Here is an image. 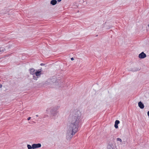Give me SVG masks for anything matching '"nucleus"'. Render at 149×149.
<instances>
[{
  "instance_id": "nucleus-1",
  "label": "nucleus",
  "mask_w": 149,
  "mask_h": 149,
  "mask_svg": "<svg viewBox=\"0 0 149 149\" xmlns=\"http://www.w3.org/2000/svg\"><path fill=\"white\" fill-rule=\"evenodd\" d=\"M80 126L78 125L71 123L68 126L66 134L67 139H71L73 136L78 131V128Z\"/></svg>"
},
{
  "instance_id": "nucleus-2",
  "label": "nucleus",
  "mask_w": 149,
  "mask_h": 149,
  "mask_svg": "<svg viewBox=\"0 0 149 149\" xmlns=\"http://www.w3.org/2000/svg\"><path fill=\"white\" fill-rule=\"evenodd\" d=\"M80 126L78 125L71 123L68 126L66 134L67 139H71L73 136L78 131V128Z\"/></svg>"
},
{
  "instance_id": "nucleus-3",
  "label": "nucleus",
  "mask_w": 149,
  "mask_h": 149,
  "mask_svg": "<svg viewBox=\"0 0 149 149\" xmlns=\"http://www.w3.org/2000/svg\"><path fill=\"white\" fill-rule=\"evenodd\" d=\"M79 113V111H77L72 116L71 123L80 126L81 123V118Z\"/></svg>"
},
{
  "instance_id": "nucleus-4",
  "label": "nucleus",
  "mask_w": 149,
  "mask_h": 149,
  "mask_svg": "<svg viewBox=\"0 0 149 149\" xmlns=\"http://www.w3.org/2000/svg\"><path fill=\"white\" fill-rule=\"evenodd\" d=\"M59 108V106H56L52 108L50 110L51 115L55 117L58 113L57 110Z\"/></svg>"
},
{
  "instance_id": "nucleus-5",
  "label": "nucleus",
  "mask_w": 149,
  "mask_h": 149,
  "mask_svg": "<svg viewBox=\"0 0 149 149\" xmlns=\"http://www.w3.org/2000/svg\"><path fill=\"white\" fill-rule=\"evenodd\" d=\"M33 146V149H36L40 148L41 146L40 143H38L37 144L34 143L32 145Z\"/></svg>"
},
{
  "instance_id": "nucleus-6",
  "label": "nucleus",
  "mask_w": 149,
  "mask_h": 149,
  "mask_svg": "<svg viewBox=\"0 0 149 149\" xmlns=\"http://www.w3.org/2000/svg\"><path fill=\"white\" fill-rule=\"evenodd\" d=\"M146 56V54L142 52L139 55V58L142 59L144 58Z\"/></svg>"
},
{
  "instance_id": "nucleus-7",
  "label": "nucleus",
  "mask_w": 149,
  "mask_h": 149,
  "mask_svg": "<svg viewBox=\"0 0 149 149\" xmlns=\"http://www.w3.org/2000/svg\"><path fill=\"white\" fill-rule=\"evenodd\" d=\"M41 70V69L38 70V71H36L35 72V74L37 77H40V76L41 73V71L40 70Z\"/></svg>"
},
{
  "instance_id": "nucleus-8",
  "label": "nucleus",
  "mask_w": 149,
  "mask_h": 149,
  "mask_svg": "<svg viewBox=\"0 0 149 149\" xmlns=\"http://www.w3.org/2000/svg\"><path fill=\"white\" fill-rule=\"evenodd\" d=\"M30 74L34 75L35 73V70L33 68H31L30 70Z\"/></svg>"
},
{
  "instance_id": "nucleus-9",
  "label": "nucleus",
  "mask_w": 149,
  "mask_h": 149,
  "mask_svg": "<svg viewBox=\"0 0 149 149\" xmlns=\"http://www.w3.org/2000/svg\"><path fill=\"white\" fill-rule=\"evenodd\" d=\"M138 105L139 107L141 109L144 108V106L142 102L140 101L138 103Z\"/></svg>"
},
{
  "instance_id": "nucleus-10",
  "label": "nucleus",
  "mask_w": 149,
  "mask_h": 149,
  "mask_svg": "<svg viewBox=\"0 0 149 149\" xmlns=\"http://www.w3.org/2000/svg\"><path fill=\"white\" fill-rule=\"evenodd\" d=\"M56 0H52L50 2V3L53 5H54L57 3Z\"/></svg>"
},
{
  "instance_id": "nucleus-11",
  "label": "nucleus",
  "mask_w": 149,
  "mask_h": 149,
  "mask_svg": "<svg viewBox=\"0 0 149 149\" xmlns=\"http://www.w3.org/2000/svg\"><path fill=\"white\" fill-rule=\"evenodd\" d=\"M113 145L111 144L108 145L107 146V149H115L114 148H113Z\"/></svg>"
},
{
  "instance_id": "nucleus-12",
  "label": "nucleus",
  "mask_w": 149,
  "mask_h": 149,
  "mask_svg": "<svg viewBox=\"0 0 149 149\" xmlns=\"http://www.w3.org/2000/svg\"><path fill=\"white\" fill-rule=\"evenodd\" d=\"M39 78V77H38L36 75H33V79L34 80H37Z\"/></svg>"
},
{
  "instance_id": "nucleus-13",
  "label": "nucleus",
  "mask_w": 149,
  "mask_h": 149,
  "mask_svg": "<svg viewBox=\"0 0 149 149\" xmlns=\"http://www.w3.org/2000/svg\"><path fill=\"white\" fill-rule=\"evenodd\" d=\"M27 147L28 149H32V148H33V146L32 145V146H31L30 145L28 144Z\"/></svg>"
},
{
  "instance_id": "nucleus-14",
  "label": "nucleus",
  "mask_w": 149,
  "mask_h": 149,
  "mask_svg": "<svg viewBox=\"0 0 149 149\" xmlns=\"http://www.w3.org/2000/svg\"><path fill=\"white\" fill-rule=\"evenodd\" d=\"M5 49L2 47L0 48V53H2L4 51Z\"/></svg>"
},
{
  "instance_id": "nucleus-15",
  "label": "nucleus",
  "mask_w": 149,
  "mask_h": 149,
  "mask_svg": "<svg viewBox=\"0 0 149 149\" xmlns=\"http://www.w3.org/2000/svg\"><path fill=\"white\" fill-rule=\"evenodd\" d=\"M112 27V26H111V25L107 26H106V29H111Z\"/></svg>"
},
{
  "instance_id": "nucleus-16",
  "label": "nucleus",
  "mask_w": 149,
  "mask_h": 149,
  "mask_svg": "<svg viewBox=\"0 0 149 149\" xmlns=\"http://www.w3.org/2000/svg\"><path fill=\"white\" fill-rule=\"evenodd\" d=\"M120 123V121L118 120H116L115 124H116L118 125Z\"/></svg>"
},
{
  "instance_id": "nucleus-17",
  "label": "nucleus",
  "mask_w": 149,
  "mask_h": 149,
  "mask_svg": "<svg viewBox=\"0 0 149 149\" xmlns=\"http://www.w3.org/2000/svg\"><path fill=\"white\" fill-rule=\"evenodd\" d=\"M118 125L116 124H115L114 127H115V128L116 129H117L118 128Z\"/></svg>"
},
{
  "instance_id": "nucleus-18",
  "label": "nucleus",
  "mask_w": 149,
  "mask_h": 149,
  "mask_svg": "<svg viewBox=\"0 0 149 149\" xmlns=\"http://www.w3.org/2000/svg\"><path fill=\"white\" fill-rule=\"evenodd\" d=\"M117 140L118 141H119L120 142H121V141H122V140L120 139L119 138H118L117 139Z\"/></svg>"
},
{
  "instance_id": "nucleus-19",
  "label": "nucleus",
  "mask_w": 149,
  "mask_h": 149,
  "mask_svg": "<svg viewBox=\"0 0 149 149\" xmlns=\"http://www.w3.org/2000/svg\"><path fill=\"white\" fill-rule=\"evenodd\" d=\"M40 65L41 66H42V65H45V64L44 63H42L40 64Z\"/></svg>"
},
{
  "instance_id": "nucleus-20",
  "label": "nucleus",
  "mask_w": 149,
  "mask_h": 149,
  "mask_svg": "<svg viewBox=\"0 0 149 149\" xmlns=\"http://www.w3.org/2000/svg\"><path fill=\"white\" fill-rule=\"evenodd\" d=\"M138 70L137 69H136V70H132V71H138Z\"/></svg>"
},
{
  "instance_id": "nucleus-21",
  "label": "nucleus",
  "mask_w": 149,
  "mask_h": 149,
  "mask_svg": "<svg viewBox=\"0 0 149 149\" xmlns=\"http://www.w3.org/2000/svg\"><path fill=\"white\" fill-rule=\"evenodd\" d=\"M31 118V117H29L28 118H27V120H29Z\"/></svg>"
},
{
  "instance_id": "nucleus-22",
  "label": "nucleus",
  "mask_w": 149,
  "mask_h": 149,
  "mask_svg": "<svg viewBox=\"0 0 149 149\" xmlns=\"http://www.w3.org/2000/svg\"><path fill=\"white\" fill-rule=\"evenodd\" d=\"M71 59L72 61H73L74 60V58H73L72 57L71 58Z\"/></svg>"
},
{
  "instance_id": "nucleus-23",
  "label": "nucleus",
  "mask_w": 149,
  "mask_h": 149,
  "mask_svg": "<svg viewBox=\"0 0 149 149\" xmlns=\"http://www.w3.org/2000/svg\"><path fill=\"white\" fill-rule=\"evenodd\" d=\"M62 0H57V1L58 2H60Z\"/></svg>"
},
{
  "instance_id": "nucleus-24",
  "label": "nucleus",
  "mask_w": 149,
  "mask_h": 149,
  "mask_svg": "<svg viewBox=\"0 0 149 149\" xmlns=\"http://www.w3.org/2000/svg\"><path fill=\"white\" fill-rule=\"evenodd\" d=\"M148 115L149 117V111H148Z\"/></svg>"
},
{
  "instance_id": "nucleus-25",
  "label": "nucleus",
  "mask_w": 149,
  "mask_h": 149,
  "mask_svg": "<svg viewBox=\"0 0 149 149\" xmlns=\"http://www.w3.org/2000/svg\"><path fill=\"white\" fill-rule=\"evenodd\" d=\"M2 86V85L0 84V88H1Z\"/></svg>"
},
{
  "instance_id": "nucleus-26",
  "label": "nucleus",
  "mask_w": 149,
  "mask_h": 149,
  "mask_svg": "<svg viewBox=\"0 0 149 149\" xmlns=\"http://www.w3.org/2000/svg\"><path fill=\"white\" fill-rule=\"evenodd\" d=\"M36 117H38V115H36Z\"/></svg>"
},
{
  "instance_id": "nucleus-27",
  "label": "nucleus",
  "mask_w": 149,
  "mask_h": 149,
  "mask_svg": "<svg viewBox=\"0 0 149 149\" xmlns=\"http://www.w3.org/2000/svg\"><path fill=\"white\" fill-rule=\"evenodd\" d=\"M148 26L149 27V24H148Z\"/></svg>"
}]
</instances>
